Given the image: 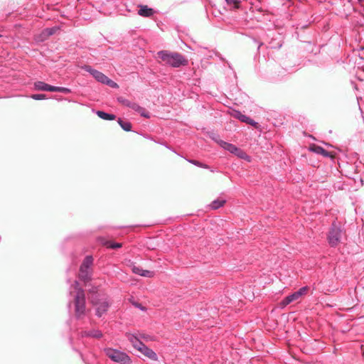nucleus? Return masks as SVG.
Here are the masks:
<instances>
[{"mask_svg":"<svg viewBox=\"0 0 364 364\" xmlns=\"http://www.w3.org/2000/svg\"><path fill=\"white\" fill-rule=\"evenodd\" d=\"M79 336L81 338L85 337H90L94 338H101L103 336V333L99 329H91V330H82L80 332H79Z\"/></svg>","mask_w":364,"mask_h":364,"instance_id":"11","label":"nucleus"},{"mask_svg":"<svg viewBox=\"0 0 364 364\" xmlns=\"http://www.w3.org/2000/svg\"><path fill=\"white\" fill-rule=\"evenodd\" d=\"M225 200L218 198V199L213 200L211 203V204L210 205V206L212 209L215 210V209H218V208L222 207L225 204Z\"/></svg>","mask_w":364,"mask_h":364,"instance_id":"20","label":"nucleus"},{"mask_svg":"<svg viewBox=\"0 0 364 364\" xmlns=\"http://www.w3.org/2000/svg\"><path fill=\"white\" fill-rule=\"evenodd\" d=\"M105 85H107L112 88H117L119 86L118 85L114 82L113 80H110L107 77V80L105 82Z\"/></svg>","mask_w":364,"mask_h":364,"instance_id":"28","label":"nucleus"},{"mask_svg":"<svg viewBox=\"0 0 364 364\" xmlns=\"http://www.w3.org/2000/svg\"><path fill=\"white\" fill-rule=\"evenodd\" d=\"M117 101L121 103L122 105L127 107L133 110H136L138 108V104L134 102H131L130 100L123 97H119L117 98Z\"/></svg>","mask_w":364,"mask_h":364,"instance_id":"14","label":"nucleus"},{"mask_svg":"<svg viewBox=\"0 0 364 364\" xmlns=\"http://www.w3.org/2000/svg\"><path fill=\"white\" fill-rule=\"evenodd\" d=\"M103 352L112 361L118 364H131V358L124 352L112 348H105Z\"/></svg>","mask_w":364,"mask_h":364,"instance_id":"3","label":"nucleus"},{"mask_svg":"<svg viewBox=\"0 0 364 364\" xmlns=\"http://www.w3.org/2000/svg\"><path fill=\"white\" fill-rule=\"evenodd\" d=\"M218 144L224 149L228 151L231 154H235L240 159H248L249 156L245 152L237 148L232 144L226 142L225 141H218Z\"/></svg>","mask_w":364,"mask_h":364,"instance_id":"6","label":"nucleus"},{"mask_svg":"<svg viewBox=\"0 0 364 364\" xmlns=\"http://www.w3.org/2000/svg\"><path fill=\"white\" fill-rule=\"evenodd\" d=\"M138 112L141 117L145 118H150V114L144 108L138 105V108L135 110Z\"/></svg>","mask_w":364,"mask_h":364,"instance_id":"22","label":"nucleus"},{"mask_svg":"<svg viewBox=\"0 0 364 364\" xmlns=\"http://www.w3.org/2000/svg\"><path fill=\"white\" fill-rule=\"evenodd\" d=\"M311 150L318 154H321L323 156L328 157L330 156V154L324 149L323 147L319 146H314L311 149Z\"/></svg>","mask_w":364,"mask_h":364,"instance_id":"19","label":"nucleus"},{"mask_svg":"<svg viewBox=\"0 0 364 364\" xmlns=\"http://www.w3.org/2000/svg\"><path fill=\"white\" fill-rule=\"evenodd\" d=\"M52 92H60L68 94V93L71 92V90L70 88L63 87L53 86Z\"/></svg>","mask_w":364,"mask_h":364,"instance_id":"23","label":"nucleus"},{"mask_svg":"<svg viewBox=\"0 0 364 364\" xmlns=\"http://www.w3.org/2000/svg\"><path fill=\"white\" fill-rule=\"evenodd\" d=\"M91 301L95 310V315L97 317L102 316L108 311L109 302L107 298H98L97 296H95L92 297Z\"/></svg>","mask_w":364,"mask_h":364,"instance_id":"5","label":"nucleus"},{"mask_svg":"<svg viewBox=\"0 0 364 364\" xmlns=\"http://www.w3.org/2000/svg\"><path fill=\"white\" fill-rule=\"evenodd\" d=\"M307 290V287L300 288L298 291L285 297L282 302V305L287 306L293 301L299 300L301 296L306 293Z\"/></svg>","mask_w":364,"mask_h":364,"instance_id":"8","label":"nucleus"},{"mask_svg":"<svg viewBox=\"0 0 364 364\" xmlns=\"http://www.w3.org/2000/svg\"><path fill=\"white\" fill-rule=\"evenodd\" d=\"M82 68L86 72L90 73L96 79V80L102 84H105V81L107 79V77L105 74L97 70L92 68V67L90 65H84L82 67Z\"/></svg>","mask_w":364,"mask_h":364,"instance_id":"9","label":"nucleus"},{"mask_svg":"<svg viewBox=\"0 0 364 364\" xmlns=\"http://www.w3.org/2000/svg\"><path fill=\"white\" fill-rule=\"evenodd\" d=\"M70 295L73 299L75 305V317L79 321L77 329L79 331L82 328L81 325L86 316L87 310L85 306V296L82 288L80 287L77 281L71 285L70 288Z\"/></svg>","mask_w":364,"mask_h":364,"instance_id":"1","label":"nucleus"},{"mask_svg":"<svg viewBox=\"0 0 364 364\" xmlns=\"http://www.w3.org/2000/svg\"><path fill=\"white\" fill-rule=\"evenodd\" d=\"M157 55L158 57L166 64L173 68H179L181 65H186L188 63V60L178 53L161 50L158 52Z\"/></svg>","mask_w":364,"mask_h":364,"instance_id":"2","label":"nucleus"},{"mask_svg":"<svg viewBox=\"0 0 364 364\" xmlns=\"http://www.w3.org/2000/svg\"><path fill=\"white\" fill-rule=\"evenodd\" d=\"M93 264V258L92 256H87L80 267L79 278L80 280L86 282L91 278L92 266Z\"/></svg>","mask_w":364,"mask_h":364,"instance_id":"4","label":"nucleus"},{"mask_svg":"<svg viewBox=\"0 0 364 364\" xmlns=\"http://www.w3.org/2000/svg\"><path fill=\"white\" fill-rule=\"evenodd\" d=\"M342 235L341 229L333 224L328 235V240L331 247L336 246L341 241Z\"/></svg>","mask_w":364,"mask_h":364,"instance_id":"7","label":"nucleus"},{"mask_svg":"<svg viewBox=\"0 0 364 364\" xmlns=\"http://www.w3.org/2000/svg\"><path fill=\"white\" fill-rule=\"evenodd\" d=\"M127 339L132 344L133 347L138 350L144 343L134 335L128 333L127 335Z\"/></svg>","mask_w":364,"mask_h":364,"instance_id":"16","label":"nucleus"},{"mask_svg":"<svg viewBox=\"0 0 364 364\" xmlns=\"http://www.w3.org/2000/svg\"><path fill=\"white\" fill-rule=\"evenodd\" d=\"M188 162L200 168H208V166L196 160H188Z\"/></svg>","mask_w":364,"mask_h":364,"instance_id":"25","label":"nucleus"},{"mask_svg":"<svg viewBox=\"0 0 364 364\" xmlns=\"http://www.w3.org/2000/svg\"><path fill=\"white\" fill-rule=\"evenodd\" d=\"M132 270L133 273L146 277H151L154 275V273L152 272H150L149 270H144L140 267H136L134 265L132 267Z\"/></svg>","mask_w":364,"mask_h":364,"instance_id":"15","label":"nucleus"},{"mask_svg":"<svg viewBox=\"0 0 364 364\" xmlns=\"http://www.w3.org/2000/svg\"><path fill=\"white\" fill-rule=\"evenodd\" d=\"M142 354H144L147 358H150L152 360H157L158 356L156 353L152 350L151 348H148L146 346L143 344L139 349Z\"/></svg>","mask_w":364,"mask_h":364,"instance_id":"12","label":"nucleus"},{"mask_svg":"<svg viewBox=\"0 0 364 364\" xmlns=\"http://www.w3.org/2000/svg\"><path fill=\"white\" fill-rule=\"evenodd\" d=\"M138 14L141 16L149 17L153 15L154 11L152 9L149 8L147 6H140Z\"/></svg>","mask_w":364,"mask_h":364,"instance_id":"17","label":"nucleus"},{"mask_svg":"<svg viewBox=\"0 0 364 364\" xmlns=\"http://www.w3.org/2000/svg\"><path fill=\"white\" fill-rule=\"evenodd\" d=\"M34 89L40 91H53V85H50L46 84V82L41 81H37L34 82Z\"/></svg>","mask_w":364,"mask_h":364,"instance_id":"13","label":"nucleus"},{"mask_svg":"<svg viewBox=\"0 0 364 364\" xmlns=\"http://www.w3.org/2000/svg\"><path fill=\"white\" fill-rule=\"evenodd\" d=\"M230 115L235 119L240 120L242 122H245L252 126L256 127L257 123L255 122L253 119L250 118L249 117L242 114L240 111L233 109L230 112Z\"/></svg>","mask_w":364,"mask_h":364,"instance_id":"10","label":"nucleus"},{"mask_svg":"<svg viewBox=\"0 0 364 364\" xmlns=\"http://www.w3.org/2000/svg\"><path fill=\"white\" fill-rule=\"evenodd\" d=\"M227 4L232 5L234 8L238 9L240 4V0H225Z\"/></svg>","mask_w":364,"mask_h":364,"instance_id":"26","label":"nucleus"},{"mask_svg":"<svg viewBox=\"0 0 364 364\" xmlns=\"http://www.w3.org/2000/svg\"><path fill=\"white\" fill-rule=\"evenodd\" d=\"M31 98L35 100H42L46 99V96L44 94H33L31 95Z\"/></svg>","mask_w":364,"mask_h":364,"instance_id":"27","label":"nucleus"},{"mask_svg":"<svg viewBox=\"0 0 364 364\" xmlns=\"http://www.w3.org/2000/svg\"><path fill=\"white\" fill-rule=\"evenodd\" d=\"M107 247H109V248H112V249H117V248H119L122 247V244L121 243H117V242H108L107 243Z\"/></svg>","mask_w":364,"mask_h":364,"instance_id":"29","label":"nucleus"},{"mask_svg":"<svg viewBox=\"0 0 364 364\" xmlns=\"http://www.w3.org/2000/svg\"><path fill=\"white\" fill-rule=\"evenodd\" d=\"M96 114L100 118L105 120H114L116 119V116L114 114H109L103 111L99 110L96 112Z\"/></svg>","mask_w":364,"mask_h":364,"instance_id":"18","label":"nucleus"},{"mask_svg":"<svg viewBox=\"0 0 364 364\" xmlns=\"http://www.w3.org/2000/svg\"><path fill=\"white\" fill-rule=\"evenodd\" d=\"M58 30V27L47 28L44 30L43 33L47 36H52Z\"/></svg>","mask_w":364,"mask_h":364,"instance_id":"24","label":"nucleus"},{"mask_svg":"<svg viewBox=\"0 0 364 364\" xmlns=\"http://www.w3.org/2000/svg\"><path fill=\"white\" fill-rule=\"evenodd\" d=\"M212 139H213V140H214L217 144H218V141H222V140H221V139H219V137H218V136H216V135H213V136H212Z\"/></svg>","mask_w":364,"mask_h":364,"instance_id":"30","label":"nucleus"},{"mask_svg":"<svg viewBox=\"0 0 364 364\" xmlns=\"http://www.w3.org/2000/svg\"><path fill=\"white\" fill-rule=\"evenodd\" d=\"M118 123L119 126L126 132H129L132 129V124L129 122H124L120 118L118 119Z\"/></svg>","mask_w":364,"mask_h":364,"instance_id":"21","label":"nucleus"}]
</instances>
